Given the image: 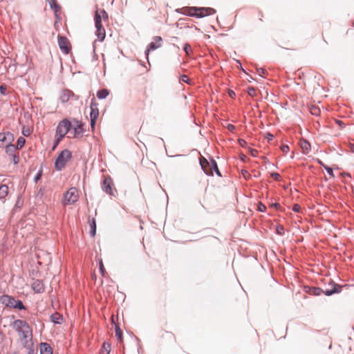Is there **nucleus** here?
<instances>
[{"label": "nucleus", "mask_w": 354, "mask_h": 354, "mask_svg": "<svg viewBox=\"0 0 354 354\" xmlns=\"http://www.w3.org/2000/svg\"><path fill=\"white\" fill-rule=\"evenodd\" d=\"M12 327L17 333L21 344L24 347H29L32 338V332L28 322L16 319L12 322Z\"/></svg>", "instance_id": "1"}, {"label": "nucleus", "mask_w": 354, "mask_h": 354, "mask_svg": "<svg viewBox=\"0 0 354 354\" xmlns=\"http://www.w3.org/2000/svg\"><path fill=\"white\" fill-rule=\"evenodd\" d=\"M71 127V123L68 120L64 119L59 122L56 129L55 141L53 148L58 145L66 134L69 132Z\"/></svg>", "instance_id": "2"}, {"label": "nucleus", "mask_w": 354, "mask_h": 354, "mask_svg": "<svg viewBox=\"0 0 354 354\" xmlns=\"http://www.w3.org/2000/svg\"><path fill=\"white\" fill-rule=\"evenodd\" d=\"M71 158V153L68 149L63 150L57 156L55 162V167L57 171L62 170L67 162Z\"/></svg>", "instance_id": "3"}, {"label": "nucleus", "mask_w": 354, "mask_h": 354, "mask_svg": "<svg viewBox=\"0 0 354 354\" xmlns=\"http://www.w3.org/2000/svg\"><path fill=\"white\" fill-rule=\"evenodd\" d=\"M79 199V193L76 187H71L64 195L62 204L64 205H72Z\"/></svg>", "instance_id": "4"}, {"label": "nucleus", "mask_w": 354, "mask_h": 354, "mask_svg": "<svg viewBox=\"0 0 354 354\" xmlns=\"http://www.w3.org/2000/svg\"><path fill=\"white\" fill-rule=\"evenodd\" d=\"M91 113H90V118H91V127L92 129L93 130L95 125V122L99 116V110L97 108V104L95 101V98H93L91 102Z\"/></svg>", "instance_id": "5"}, {"label": "nucleus", "mask_w": 354, "mask_h": 354, "mask_svg": "<svg viewBox=\"0 0 354 354\" xmlns=\"http://www.w3.org/2000/svg\"><path fill=\"white\" fill-rule=\"evenodd\" d=\"M59 99L62 103H66L69 101V100L72 99L74 100H77L79 99V96L75 95L72 91L68 89H64L62 91Z\"/></svg>", "instance_id": "6"}, {"label": "nucleus", "mask_w": 354, "mask_h": 354, "mask_svg": "<svg viewBox=\"0 0 354 354\" xmlns=\"http://www.w3.org/2000/svg\"><path fill=\"white\" fill-rule=\"evenodd\" d=\"M58 45L60 50L64 53L68 54L70 52L71 46L68 39L64 36L58 37Z\"/></svg>", "instance_id": "7"}, {"label": "nucleus", "mask_w": 354, "mask_h": 354, "mask_svg": "<svg viewBox=\"0 0 354 354\" xmlns=\"http://www.w3.org/2000/svg\"><path fill=\"white\" fill-rule=\"evenodd\" d=\"M75 123V125L71 127L69 137L77 138L81 136L84 133L82 124L79 121H76Z\"/></svg>", "instance_id": "8"}, {"label": "nucleus", "mask_w": 354, "mask_h": 354, "mask_svg": "<svg viewBox=\"0 0 354 354\" xmlns=\"http://www.w3.org/2000/svg\"><path fill=\"white\" fill-rule=\"evenodd\" d=\"M192 10L194 11V14H192L193 17H203L215 12V10L212 8H193Z\"/></svg>", "instance_id": "9"}, {"label": "nucleus", "mask_w": 354, "mask_h": 354, "mask_svg": "<svg viewBox=\"0 0 354 354\" xmlns=\"http://www.w3.org/2000/svg\"><path fill=\"white\" fill-rule=\"evenodd\" d=\"M107 20L108 19V14L107 12L104 10H97L95 12V25H101L102 24V19Z\"/></svg>", "instance_id": "10"}, {"label": "nucleus", "mask_w": 354, "mask_h": 354, "mask_svg": "<svg viewBox=\"0 0 354 354\" xmlns=\"http://www.w3.org/2000/svg\"><path fill=\"white\" fill-rule=\"evenodd\" d=\"M162 38L159 36H156L153 39V41L149 44V46L146 50L147 56H148L150 50H154L161 46Z\"/></svg>", "instance_id": "11"}, {"label": "nucleus", "mask_w": 354, "mask_h": 354, "mask_svg": "<svg viewBox=\"0 0 354 354\" xmlns=\"http://www.w3.org/2000/svg\"><path fill=\"white\" fill-rule=\"evenodd\" d=\"M12 140L13 135L11 133H0V147H3L5 143L11 142Z\"/></svg>", "instance_id": "12"}, {"label": "nucleus", "mask_w": 354, "mask_h": 354, "mask_svg": "<svg viewBox=\"0 0 354 354\" xmlns=\"http://www.w3.org/2000/svg\"><path fill=\"white\" fill-rule=\"evenodd\" d=\"M111 185H112L111 179L110 178H106L103 180V183L102 185L103 191H104L106 193H107L110 195H113V189H112Z\"/></svg>", "instance_id": "13"}, {"label": "nucleus", "mask_w": 354, "mask_h": 354, "mask_svg": "<svg viewBox=\"0 0 354 354\" xmlns=\"http://www.w3.org/2000/svg\"><path fill=\"white\" fill-rule=\"evenodd\" d=\"M95 35L97 37L98 40L102 41L106 36L105 29L103 28L102 25H95Z\"/></svg>", "instance_id": "14"}, {"label": "nucleus", "mask_w": 354, "mask_h": 354, "mask_svg": "<svg viewBox=\"0 0 354 354\" xmlns=\"http://www.w3.org/2000/svg\"><path fill=\"white\" fill-rule=\"evenodd\" d=\"M32 288L37 293H41L44 290V286L41 281L35 280L32 283Z\"/></svg>", "instance_id": "15"}, {"label": "nucleus", "mask_w": 354, "mask_h": 354, "mask_svg": "<svg viewBox=\"0 0 354 354\" xmlns=\"http://www.w3.org/2000/svg\"><path fill=\"white\" fill-rule=\"evenodd\" d=\"M341 291V286L337 284H333V288H326L323 292L327 296L332 295L334 293H337Z\"/></svg>", "instance_id": "16"}, {"label": "nucleus", "mask_w": 354, "mask_h": 354, "mask_svg": "<svg viewBox=\"0 0 354 354\" xmlns=\"http://www.w3.org/2000/svg\"><path fill=\"white\" fill-rule=\"evenodd\" d=\"M41 354H53V350L50 346L47 343H41L40 344Z\"/></svg>", "instance_id": "17"}, {"label": "nucleus", "mask_w": 354, "mask_h": 354, "mask_svg": "<svg viewBox=\"0 0 354 354\" xmlns=\"http://www.w3.org/2000/svg\"><path fill=\"white\" fill-rule=\"evenodd\" d=\"M88 223L90 225V234L91 236H94L96 234V223L94 218L88 219Z\"/></svg>", "instance_id": "18"}, {"label": "nucleus", "mask_w": 354, "mask_h": 354, "mask_svg": "<svg viewBox=\"0 0 354 354\" xmlns=\"http://www.w3.org/2000/svg\"><path fill=\"white\" fill-rule=\"evenodd\" d=\"M300 147L303 150L304 153H308L310 150V145L306 140H301L300 141Z\"/></svg>", "instance_id": "19"}, {"label": "nucleus", "mask_w": 354, "mask_h": 354, "mask_svg": "<svg viewBox=\"0 0 354 354\" xmlns=\"http://www.w3.org/2000/svg\"><path fill=\"white\" fill-rule=\"evenodd\" d=\"M200 164L201 165V167L203 169L204 171L207 174V175H212V171H208L207 169H206V167L207 165H209V162L208 161L203 158H201L200 159Z\"/></svg>", "instance_id": "20"}, {"label": "nucleus", "mask_w": 354, "mask_h": 354, "mask_svg": "<svg viewBox=\"0 0 354 354\" xmlns=\"http://www.w3.org/2000/svg\"><path fill=\"white\" fill-rule=\"evenodd\" d=\"M109 91L107 89L103 88V89L99 90L97 92L96 95L98 99L103 100V99H105L109 95Z\"/></svg>", "instance_id": "21"}, {"label": "nucleus", "mask_w": 354, "mask_h": 354, "mask_svg": "<svg viewBox=\"0 0 354 354\" xmlns=\"http://www.w3.org/2000/svg\"><path fill=\"white\" fill-rule=\"evenodd\" d=\"M8 194V187L6 185H0V199H3Z\"/></svg>", "instance_id": "22"}, {"label": "nucleus", "mask_w": 354, "mask_h": 354, "mask_svg": "<svg viewBox=\"0 0 354 354\" xmlns=\"http://www.w3.org/2000/svg\"><path fill=\"white\" fill-rule=\"evenodd\" d=\"M16 149H17V148H16L15 145H14L12 144L7 145L6 147V151L7 154H8L10 156L16 154V153H15Z\"/></svg>", "instance_id": "23"}, {"label": "nucleus", "mask_w": 354, "mask_h": 354, "mask_svg": "<svg viewBox=\"0 0 354 354\" xmlns=\"http://www.w3.org/2000/svg\"><path fill=\"white\" fill-rule=\"evenodd\" d=\"M7 298H8V299L12 300L13 302H15V305H13V307L15 308H18V309H20V310L25 309V306L23 304L21 301H20V300L16 301V300H15V299H13L12 297H7Z\"/></svg>", "instance_id": "24"}, {"label": "nucleus", "mask_w": 354, "mask_h": 354, "mask_svg": "<svg viewBox=\"0 0 354 354\" xmlns=\"http://www.w3.org/2000/svg\"><path fill=\"white\" fill-rule=\"evenodd\" d=\"M62 319V315L57 313L51 315V321L55 324H60Z\"/></svg>", "instance_id": "25"}, {"label": "nucleus", "mask_w": 354, "mask_h": 354, "mask_svg": "<svg viewBox=\"0 0 354 354\" xmlns=\"http://www.w3.org/2000/svg\"><path fill=\"white\" fill-rule=\"evenodd\" d=\"M111 351V344L104 342L101 348V354H109Z\"/></svg>", "instance_id": "26"}, {"label": "nucleus", "mask_w": 354, "mask_h": 354, "mask_svg": "<svg viewBox=\"0 0 354 354\" xmlns=\"http://www.w3.org/2000/svg\"><path fill=\"white\" fill-rule=\"evenodd\" d=\"M26 142V140L24 137H19L18 138L17 140V146L16 148L17 149H21L23 147V146L24 145Z\"/></svg>", "instance_id": "27"}, {"label": "nucleus", "mask_w": 354, "mask_h": 354, "mask_svg": "<svg viewBox=\"0 0 354 354\" xmlns=\"http://www.w3.org/2000/svg\"><path fill=\"white\" fill-rule=\"evenodd\" d=\"M183 50L185 52L187 55H189V54L192 53V48L191 46L189 44H185Z\"/></svg>", "instance_id": "28"}, {"label": "nucleus", "mask_w": 354, "mask_h": 354, "mask_svg": "<svg viewBox=\"0 0 354 354\" xmlns=\"http://www.w3.org/2000/svg\"><path fill=\"white\" fill-rule=\"evenodd\" d=\"M115 336L119 339H122V330H120V328L116 326H115Z\"/></svg>", "instance_id": "29"}, {"label": "nucleus", "mask_w": 354, "mask_h": 354, "mask_svg": "<svg viewBox=\"0 0 354 354\" xmlns=\"http://www.w3.org/2000/svg\"><path fill=\"white\" fill-rule=\"evenodd\" d=\"M180 82H186L187 84H189L190 80L186 75H183L180 77Z\"/></svg>", "instance_id": "30"}, {"label": "nucleus", "mask_w": 354, "mask_h": 354, "mask_svg": "<svg viewBox=\"0 0 354 354\" xmlns=\"http://www.w3.org/2000/svg\"><path fill=\"white\" fill-rule=\"evenodd\" d=\"M22 134L26 137L29 136L30 134V130L28 128H26L25 127H24L22 129Z\"/></svg>", "instance_id": "31"}, {"label": "nucleus", "mask_w": 354, "mask_h": 354, "mask_svg": "<svg viewBox=\"0 0 354 354\" xmlns=\"http://www.w3.org/2000/svg\"><path fill=\"white\" fill-rule=\"evenodd\" d=\"M11 157H12V160L13 163L15 165H17L19 161V156L17 154H15V155L11 156Z\"/></svg>", "instance_id": "32"}, {"label": "nucleus", "mask_w": 354, "mask_h": 354, "mask_svg": "<svg viewBox=\"0 0 354 354\" xmlns=\"http://www.w3.org/2000/svg\"><path fill=\"white\" fill-rule=\"evenodd\" d=\"M324 169H326V171H327V173L331 176V177H334V174H333V169L328 167V166H324Z\"/></svg>", "instance_id": "33"}, {"label": "nucleus", "mask_w": 354, "mask_h": 354, "mask_svg": "<svg viewBox=\"0 0 354 354\" xmlns=\"http://www.w3.org/2000/svg\"><path fill=\"white\" fill-rule=\"evenodd\" d=\"M258 210L259 212H264L266 210V207L261 203H259L258 205Z\"/></svg>", "instance_id": "34"}, {"label": "nucleus", "mask_w": 354, "mask_h": 354, "mask_svg": "<svg viewBox=\"0 0 354 354\" xmlns=\"http://www.w3.org/2000/svg\"><path fill=\"white\" fill-rule=\"evenodd\" d=\"M248 93L250 95V96H254V94H255V89L253 88V87H249L248 88Z\"/></svg>", "instance_id": "35"}, {"label": "nucleus", "mask_w": 354, "mask_h": 354, "mask_svg": "<svg viewBox=\"0 0 354 354\" xmlns=\"http://www.w3.org/2000/svg\"><path fill=\"white\" fill-rule=\"evenodd\" d=\"M322 290L319 288H314L313 290H312V292L313 294L315 295H320V292H321Z\"/></svg>", "instance_id": "36"}, {"label": "nucleus", "mask_w": 354, "mask_h": 354, "mask_svg": "<svg viewBox=\"0 0 354 354\" xmlns=\"http://www.w3.org/2000/svg\"><path fill=\"white\" fill-rule=\"evenodd\" d=\"M281 150L284 153H287L288 151H289V147L288 145H282L281 147Z\"/></svg>", "instance_id": "37"}, {"label": "nucleus", "mask_w": 354, "mask_h": 354, "mask_svg": "<svg viewBox=\"0 0 354 354\" xmlns=\"http://www.w3.org/2000/svg\"><path fill=\"white\" fill-rule=\"evenodd\" d=\"M210 163H211V167L213 169H214V170L217 169L218 166H217V164H216V161L212 159Z\"/></svg>", "instance_id": "38"}, {"label": "nucleus", "mask_w": 354, "mask_h": 354, "mask_svg": "<svg viewBox=\"0 0 354 354\" xmlns=\"http://www.w3.org/2000/svg\"><path fill=\"white\" fill-rule=\"evenodd\" d=\"M300 209H301V207L298 204H295L292 207V211H294L295 212H299Z\"/></svg>", "instance_id": "39"}, {"label": "nucleus", "mask_w": 354, "mask_h": 354, "mask_svg": "<svg viewBox=\"0 0 354 354\" xmlns=\"http://www.w3.org/2000/svg\"><path fill=\"white\" fill-rule=\"evenodd\" d=\"M50 7L52 9H53L55 10V12H57V8H59V6L57 5V3L55 2H53L50 4Z\"/></svg>", "instance_id": "40"}, {"label": "nucleus", "mask_w": 354, "mask_h": 354, "mask_svg": "<svg viewBox=\"0 0 354 354\" xmlns=\"http://www.w3.org/2000/svg\"><path fill=\"white\" fill-rule=\"evenodd\" d=\"M227 129L230 131L233 132L235 129V127L232 124H228L227 126Z\"/></svg>", "instance_id": "41"}, {"label": "nucleus", "mask_w": 354, "mask_h": 354, "mask_svg": "<svg viewBox=\"0 0 354 354\" xmlns=\"http://www.w3.org/2000/svg\"><path fill=\"white\" fill-rule=\"evenodd\" d=\"M239 143L241 147H244L246 145V141L243 139H239Z\"/></svg>", "instance_id": "42"}, {"label": "nucleus", "mask_w": 354, "mask_h": 354, "mask_svg": "<svg viewBox=\"0 0 354 354\" xmlns=\"http://www.w3.org/2000/svg\"><path fill=\"white\" fill-rule=\"evenodd\" d=\"M250 153H251V155H252V156H254V157H255V156H257L258 151H257L256 149H252L250 150Z\"/></svg>", "instance_id": "43"}, {"label": "nucleus", "mask_w": 354, "mask_h": 354, "mask_svg": "<svg viewBox=\"0 0 354 354\" xmlns=\"http://www.w3.org/2000/svg\"><path fill=\"white\" fill-rule=\"evenodd\" d=\"M100 270L102 274H104V266H103V264H102V261H100Z\"/></svg>", "instance_id": "44"}, {"label": "nucleus", "mask_w": 354, "mask_h": 354, "mask_svg": "<svg viewBox=\"0 0 354 354\" xmlns=\"http://www.w3.org/2000/svg\"><path fill=\"white\" fill-rule=\"evenodd\" d=\"M41 176V172L38 173L37 174V176L35 177V181L37 182L40 179Z\"/></svg>", "instance_id": "45"}, {"label": "nucleus", "mask_w": 354, "mask_h": 354, "mask_svg": "<svg viewBox=\"0 0 354 354\" xmlns=\"http://www.w3.org/2000/svg\"><path fill=\"white\" fill-rule=\"evenodd\" d=\"M272 176L275 179V180H279V174H277V173H273L272 174Z\"/></svg>", "instance_id": "46"}, {"label": "nucleus", "mask_w": 354, "mask_h": 354, "mask_svg": "<svg viewBox=\"0 0 354 354\" xmlns=\"http://www.w3.org/2000/svg\"><path fill=\"white\" fill-rule=\"evenodd\" d=\"M277 232L279 234H282V231L283 230V227L282 226H279L277 229Z\"/></svg>", "instance_id": "47"}, {"label": "nucleus", "mask_w": 354, "mask_h": 354, "mask_svg": "<svg viewBox=\"0 0 354 354\" xmlns=\"http://www.w3.org/2000/svg\"><path fill=\"white\" fill-rule=\"evenodd\" d=\"M265 70L263 68L258 69V73L260 75H263L265 73Z\"/></svg>", "instance_id": "48"}, {"label": "nucleus", "mask_w": 354, "mask_h": 354, "mask_svg": "<svg viewBox=\"0 0 354 354\" xmlns=\"http://www.w3.org/2000/svg\"><path fill=\"white\" fill-rule=\"evenodd\" d=\"M228 93L231 97H234L235 96V93L233 91H229Z\"/></svg>", "instance_id": "49"}, {"label": "nucleus", "mask_w": 354, "mask_h": 354, "mask_svg": "<svg viewBox=\"0 0 354 354\" xmlns=\"http://www.w3.org/2000/svg\"><path fill=\"white\" fill-rule=\"evenodd\" d=\"M4 91H5V88L3 87V86H0V92L2 93V94H5L4 93Z\"/></svg>", "instance_id": "50"}, {"label": "nucleus", "mask_w": 354, "mask_h": 354, "mask_svg": "<svg viewBox=\"0 0 354 354\" xmlns=\"http://www.w3.org/2000/svg\"><path fill=\"white\" fill-rule=\"evenodd\" d=\"M193 8H190V10H189V15L190 16H193V15H192V14H194V11L192 10Z\"/></svg>", "instance_id": "51"}, {"label": "nucleus", "mask_w": 354, "mask_h": 354, "mask_svg": "<svg viewBox=\"0 0 354 354\" xmlns=\"http://www.w3.org/2000/svg\"><path fill=\"white\" fill-rule=\"evenodd\" d=\"M272 206H273V207H276V208H278V207H280V205H279V203H273V204L272 205Z\"/></svg>", "instance_id": "52"}, {"label": "nucleus", "mask_w": 354, "mask_h": 354, "mask_svg": "<svg viewBox=\"0 0 354 354\" xmlns=\"http://www.w3.org/2000/svg\"><path fill=\"white\" fill-rule=\"evenodd\" d=\"M215 171H216V174H217L218 176H221V173H220V171H219L218 168H217V169H215Z\"/></svg>", "instance_id": "53"}, {"label": "nucleus", "mask_w": 354, "mask_h": 354, "mask_svg": "<svg viewBox=\"0 0 354 354\" xmlns=\"http://www.w3.org/2000/svg\"><path fill=\"white\" fill-rule=\"evenodd\" d=\"M8 305H10L12 306H13V305H15V302H13L12 300H9L8 299Z\"/></svg>", "instance_id": "54"}, {"label": "nucleus", "mask_w": 354, "mask_h": 354, "mask_svg": "<svg viewBox=\"0 0 354 354\" xmlns=\"http://www.w3.org/2000/svg\"><path fill=\"white\" fill-rule=\"evenodd\" d=\"M273 138V136L270 133H268V138L272 139Z\"/></svg>", "instance_id": "55"}, {"label": "nucleus", "mask_w": 354, "mask_h": 354, "mask_svg": "<svg viewBox=\"0 0 354 354\" xmlns=\"http://www.w3.org/2000/svg\"><path fill=\"white\" fill-rule=\"evenodd\" d=\"M28 354H33V351L32 350H30L29 352H28Z\"/></svg>", "instance_id": "56"}, {"label": "nucleus", "mask_w": 354, "mask_h": 354, "mask_svg": "<svg viewBox=\"0 0 354 354\" xmlns=\"http://www.w3.org/2000/svg\"><path fill=\"white\" fill-rule=\"evenodd\" d=\"M319 163H320V165H321L322 166H323V167H324V166H325V165L322 163V161H319Z\"/></svg>", "instance_id": "57"}, {"label": "nucleus", "mask_w": 354, "mask_h": 354, "mask_svg": "<svg viewBox=\"0 0 354 354\" xmlns=\"http://www.w3.org/2000/svg\"><path fill=\"white\" fill-rule=\"evenodd\" d=\"M352 151L354 152V145L352 147Z\"/></svg>", "instance_id": "58"}]
</instances>
